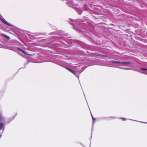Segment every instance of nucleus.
Segmentation results:
<instances>
[{
  "label": "nucleus",
  "instance_id": "nucleus-4",
  "mask_svg": "<svg viewBox=\"0 0 147 147\" xmlns=\"http://www.w3.org/2000/svg\"><path fill=\"white\" fill-rule=\"evenodd\" d=\"M3 129V131L4 129V127L3 126V123H0V129Z\"/></svg>",
  "mask_w": 147,
  "mask_h": 147
},
{
  "label": "nucleus",
  "instance_id": "nucleus-13",
  "mask_svg": "<svg viewBox=\"0 0 147 147\" xmlns=\"http://www.w3.org/2000/svg\"><path fill=\"white\" fill-rule=\"evenodd\" d=\"M139 122H141V123H146V122H142V121H139Z\"/></svg>",
  "mask_w": 147,
  "mask_h": 147
},
{
  "label": "nucleus",
  "instance_id": "nucleus-14",
  "mask_svg": "<svg viewBox=\"0 0 147 147\" xmlns=\"http://www.w3.org/2000/svg\"><path fill=\"white\" fill-rule=\"evenodd\" d=\"M14 118V117H13V119H13Z\"/></svg>",
  "mask_w": 147,
  "mask_h": 147
},
{
  "label": "nucleus",
  "instance_id": "nucleus-7",
  "mask_svg": "<svg viewBox=\"0 0 147 147\" xmlns=\"http://www.w3.org/2000/svg\"><path fill=\"white\" fill-rule=\"evenodd\" d=\"M121 63L125 64H131V63L129 62H121Z\"/></svg>",
  "mask_w": 147,
  "mask_h": 147
},
{
  "label": "nucleus",
  "instance_id": "nucleus-15",
  "mask_svg": "<svg viewBox=\"0 0 147 147\" xmlns=\"http://www.w3.org/2000/svg\"><path fill=\"white\" fill-rule=\"evenodd\" d=\"M75 29L76 30V28H75Z\"/></svg>",
  "mask_w": 147,
  "mask_h": 147
},
{
  "label": "nucleus",
  "instance_id": "nucleus-6",
  "mask_svg": "<svg viewBox=\"0 0 147 147\" xmlns=\"http://www.w3.org/2000/svg\"><path fill=\"white\" fill-rule=\"evenodd\" d=\"M18 50H20V51H21L23 53H24L25 54H27L26 53V52L22 50V49H20V48H18Z\"/></svg>",
  "mask_w": 147,
  "mask_h": 147
},
{
  "label": "nucleus",
  "instance_id": "nucleus-8",
  "mask_svg": "<svg viewBox=\"0 0 147 147\" xmlns=\"http://www.w3.org/2000/svg\"><path fill=\"white\" fill-rule=\"evenodd\" d=\"M112 62L113 63H121L119 61H112Z\"/></svg>",
  "mask_w": 147,
  "mask_h": 147
},
{
  "label": "nucleus",
  "instance_id": "nucleus-3",
  "mask_svg": "<svg viewBox=\"0 0 147 147\" xmlns=\"http://www.w3.org/2000/svg\"><path fill=\"white\" fill-rule=\"evenodd\" d=\"M5 120L4 117L2 116V114L0 113V121L1 122H3Z\"/></svg>",
  "mask_w": 147,
  "mask_h": 147
},
{
  "label": "nucleus",
  "instance_id": "nucleus-11",
  "mask_svg": "<svg viewBox=\"0 0 147 147\" xmlns=\"http://www.w3.org/2000/svg\"><path fill=\"white\" fill-rule=\"evenodd\" d=\"M91 115H92V119H93V123L94 122V119H94V118L93 117V116H92V115L91 114Z\"/></svg>",
  "mask_w": 147,
  "mask_h": 147
},
{
  "label": "nucleus",
  "instance_id": "nucleus-2",
  "mask_svg": "<svg viewBox=\"0 0 147 147\" xmlns=\"http://www.w3.org/2000/svg\"><path fill=\"white\" fill-rule=\"evenodd\" d=\"M65 68L67 69V70H68L70 72H71V73H72V74H74V75H75L76 77H77L78 78H79V76H76V74L75 73L74 71H73V70H72L71 69L68 68H67V67H65Z\"/></svg>",
  "mask_w": 147,
  "mask_h": 147
},
{
  "label": "nucleus",
  "instance_id": "nucleus-1",
  "mask_svg": "<svg viewBox=\"0 0 147 147\" xmlns=\"http://www.w3.org/2000/svg\"><path fill=\"white\" fill-rule=\"evenodd\" d=\"M0 20L2 22H3L6 25H7L9 26H11V24L9 23L8 22H7L4 19H3L1 18H1H0Z\"/></svg>",
  "mask_w": 147,
  "mask_h": 147
},
{
  "label": "nucleus",
  "instance_id": "nucleus-9",
  "mask_svg": "<svg viewBox=\"0 0 147 147\" xmlns=\"http://www.w3.org/2000/svg\"><path fill=\"white\" fill-rule=\"evenodd\" d=\"M141 69L142 70H144V71L147 70V69H146L145 68H142Z\"/></svg>",
  "mask_w": 147,
  "mask_h": 147
},
{
  "label": "nucleus",
  "instance_id": "nucleus-12",
  "mask_svg": "<svg viewBox=\"0 0 147 147\" xmlns=\"http://www.w3.org/2000/svg\"><path fill=\"white\" fill-rule=\"evenodd\" d=\"M119 68H120V69H122V68H121V67H119ZM123 69H128V68H123Z\"/></svg>",
  "mask_w": 147,
  "mask_h": 147
},
{
  "label": "nucleus",
  "instance_id": "nucleus-10",
  "mask_svg": "<svg viewBox=\"0 0 147 147\" xmlns=\"http://www.w3.org/2000/svg\"><path fill=\"white\" fill-rule=\"evenodd\" d=\"M120 118L121 119H122V120L123 121H125L126 120V119L124 118Z\"/></svg>",
  "mask_w": 147,
  "mask_h": 147
},
{
  "label": "nucleus",
  "instance_id": "nucleus-5",
  "mask_svg": "<svg viewBox=\"0 0 147 147\" xmlns=\"http://www.w3.org/2000/svg\"><path fill=\"white\" fill-rule=\"evenodd\" d=\"M2 34L7 40H9L10 39V38L9 36L4 34Z\"/></svg>",
  "mask_w": 147,
  "mask_h": 147
}]
</instances>
